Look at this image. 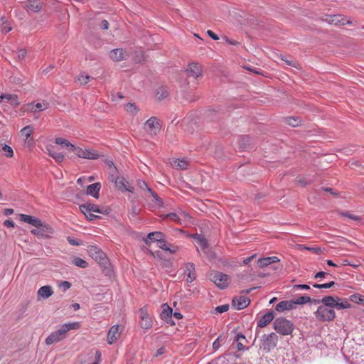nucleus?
<instances>
[{
  "mask_svg": "<svg viewBox=\"0 0 364 364\" xmlns=\"http://www.w3.org/2000/svg\"><path fill=\"white\" fill-rule=\"evenodd\" d=\"M274 328L278 333L287 336L291 334L294 330V325L285 318L279 317L274 320Z\"/></svg>",
  "mask_w": 364,
  "mask_h": 364,
  "instance_id": "f257e3e1",
  "label": "nucleus"
},
{
  "mask_svg": "<svg viewBox=\"0 0 364 364\" xmlns=\"http://www.w3.org/2000/svg\"><path fill=\"white\" fill-rule=\"evenodd\" d=\"M322 304L338 310L350 308L351 305L346 299L338 296H326L321 299Z\"/></svg>",
  "mask_w": 364,
  "mask_h": 364,
  "instance_id": "f03ea898",
  "label": "nucleus"
},
{
  "mask_svg": "<svg viewBox=\"0 0 364 364\" xmlns=\"http://www.w3.org/2000/svg\"><path fill=\"white\" fill-rule=\"evenodd\" d=\"M316 317L321 321H331L336 317V314L333 308L323 304L320 306L315 312Z\"/></svg>",
  "mask_w": 364,
  "mask_h": 364,
  "instance_id": "7ed1b4c3",
  "label": "nucleus"
},
{
  "mask_svg": "<svg viewBox=\"0 0 364 364\" xmlns=\"http://www.w3.org/2000/svg\"><path fill=\"white\" fill-rule=\"evenodd\" d=\"M89 255L99 263V264L106 268L109 262L107 257L104 252H102L97 246L90 245L87 248Z\"/></svg>",
  "mask_w": 364,
  "mask_h": 364,
  "instance_id": "20e7f679",
  "label": "nucleus"
},
{
  "mask_svg": "<svg viewBox=\"0 0 364 364\" xmlns=\"http://www.w3.org/2000/svg\"><path fill=\"white\" fill-rule=\"evenodd\" d=\"M144 129L151 136H156L161 131V122L157 117H151L144 123Z\"/></svg>",
  "mask_w": 364,
  "mask_h": 364,
  "instance_id": "39448f33",
  "label": "nucleus"
},
{
  "mask_svg": "<svg viewBox=\"0 0 364 364\" xmlns=\"http://www.w3.org/2000/svg\"><path fill=\"white\" fill-rule=\"evenodd\" d=\"M210 279L221 289L228 287L229 284V277L220 272H213L209 275Z\"/></svg>",
  "mask_w": 364,
  "mask_h": 364,
  "instance_id": "423d86ee",
  "label": "nucleus"
},
{
  "mask_svg": "<svg viewBox=\"0 0 364 364\" xmlns=\"http://www.w3.org/2000/svg\"><path fill=\"white\" fill-rule=\"evenodd\" d=\"M278 341V336L275 333L264 335L262 339V346L264 350L269 352L276 347Z\"/></svg>",
  "mask_w": 364,
  "mask_h": 364,
  "instance_id": "0eeeda50",
  "label": "nucleus"
},
{
  "mask_svg": "<svg viewBox=\"0 0 364 364\" xmlns=\"http://www.w3.org/2000/svg\"><path fill=\"white\" fill-rule=\"evenodd\" d=\"M73 151L75 152L78 157L82 159H97L100 157V155L97 153V151L92 149H82L80 147L75 146Z\"/></svg>",
  "mask_w": 364,
  "mask_h": 364,
  "instance_id": "6e6552de",
  "label": "nucleus"
},
{
  "mask_svg": "<svg viewBox=\"0 0 364 364\" xmlns=\"http://www.w3.org/2000/svg\"><path fill=\"white\" fill-rule=\"evenodd\" d=\"M80 324L79 322H74L70 323H65L60 326V328L55 332L60 338L61 340L66 337L67 333L70 330L79 329Z\"/></svg>",
  "mask_w": 364,
  "mask_h": 364,
  "instance_id": "1a4fd4ad",
  "label": "nucleus"
},
{
  "mask_svg": "<svg viewBox=\"0 0 364 364\" xmlns=\"http://www.w3.org/2000/svg\"><path fill=\"white\" fill-rule=\"evenodd\" d=\"M80 324L79 322H74L70 323H65L60 326V328L55 332L60 338L61 340L66 337L67 333L70 330L79 329Z\"/></svg>",
  "mask_w": 364,
  "mask_h": 364,
  "instance_id": "9d476101",
  "label": "nucleus"
},
{
  "mask_svg": "<svg viewBox=\"0 0 364 364\" xmlns=\"http://www.w3.org/2000/svg\"><path fill=\"white\" fill-rule=\"evenodd\" d=\"M140 325L144 329H149L152 326V321L148 314L147 308L144 306L139 309Z\"/></svg>",
  "mask_w": 364,
  "mask_h": 364,
  "instance_id": "9b49d317",
  "label": "nucleus"
},
{
  "mask_svg": "<svg viewBox=\"0 0 364 364\" xmlns=\"http://www.w3.org/2000/svg\"><path fill=\"white\" fill-rule=\"evenodd\" d=\"M250 303V299L245 296L234 297L232 301V305L237 310L246 308Z\"/></svg>",
  "mask_w": 364,
  "mask_h": 364,
  "instance_id": "f8f14e48",
  "label": "nucleus"
},
{
  "mask_svg": "<svg viewBox=\"0 0 364 364\" xmlns=\"http://www.w3.org/2000/svg\"><path fill=\"white\" fill-rule=\"evenodd\" d=\"M185 72L187 76L193 77L196 79L201 75L202 68L198 63H191L188 65Z\"/></svg>",
  "mask_w": 364,
  "mask_h": 364,
  "instance_id": "ddd939ff",
  "label": "nucleus"
},
{
  "mask_svg": "<svg viewBox=\"0 0 364 364\" xmlns=\"http://www.w3.org/2000/svg\"><path fill=\"white\" fill-rule=\"evenodd\" d=\"M109 58L114 62H119L126 60L128 58V54L122 48H116L110 51Z\"/></svg>",
  "mask_w": 364,
  "mask_h": 364,
  "instance_id": "4468645a",
  "label": "nucleus"
},
{
  "mask_svg": "<svg viewBox=\"0 0 364 364\" xmlns=\"http://www.w3.org/2000/svg\"><path fill=\"white\" fill-rule=\"evenodd\" d=\"M128 182L122 176H118L115 178V186L122 191L133 192V187L127 186Z\"/></svg>",
  "mask_w": 364,
  "mask_h": 364,
  "instance_id": "2eb2a0df",
  "label": "nucleus"
},
{
  "mask_svg": "<svg viewBox=\"0 0 364 364\" xmlns=\"http://www.w3.org/2000/svg\"><path fill=\"white\" fill-rule=\"evenodd\" d=\"M322 21L330 24L345 25V18L341 15H327L326 18H322Z\"/></svg>",
  "mask_w": 364,
  "mask_h": 364,
  "instance_id": "dca6fc26",
  "label": "nucleus"
},
{
  "mask_svg": "<svg viewBox=\"0 0 364 364\" xmlns=\"http://www.w3.org/2000/svg\"><path fill=\"white\" fill-rule=\"evenodd\" d=\"M120 336L119 331V326H113L111 327L107 333V342L109 344L114 343Z\"/></svg>",
  "mask_w": 364,
  "mask_h": 364,
  "instance_id": "f3484780",
  "label": "nucleus"
},
{
  "mask_svg": "<svg viewBox=\"0 0 364 364\" xmlns=\"http://www.w3.org/2000/svg\"><path fill=\"white\" fill-rule=\"evenodd\" d=\"M20 220L24 223H26L28 224H30L36 228L38 226H41V220L36 218L34 216L26 215V214H21L20 215Z\"/></svg>",
  "mask_w": 364,
  "mask_h": 364,
  "instance_id": "a211bd4d",
  "label": "nucleus"
},
{
  "mask_svg": "<svg viewBox=\"0 0 364 364\" xmlns=\"http://www.w3.org/2000/svg\"><path fill=\"white\" fill-rule=\"evenodd\" d=\"M25 8L28 11L39 12L42 9V3L39 0H28L25 4Z\"/></svg>",
  "mask_w": 364,
  "mask_h": 364,
  "instance_id": "6ab92c4d",
  "label": "nucleus"
},
{
  "mask_svg": "<svg viewBox=\"0 0 364 364\" xmlns=\"http://www.w3.org/2000/svg\"><path fill=\"white\" fill-rule=\"evenodd\" d=\"M274 318V314L273 311H269L266 314L263 315L257 323V327L263 328L267 326Z\"/></svg>",
  "mask_w": 364,
  "mask_h": 364,
  "instance_id": "aec40b11",
  "label": "nucleus"
},
{
  "mask_svg": "<svg viewBox=\"0 0 364 364\" xmlns=\"http://www.w3.org/2000/svg\"><path fill=\"white\" fill-rule=\"evenodd\" d=\"M187 276L186 281L191 283L196 279V270L193 263H187L184 273Z\"/></svg>",
  "mask_w": 364,
  "mask_h": 364,
  "instance_id": "412c9836",
  "label": "nucleus"
},
{
  "mask_svg": "<svg viewBox=\"0 0 364 364\" xmlns=\"http://www.w3.org/2000/svg\"><path fill=\"white\" fill-rule=\"evenodd\" d=\"M2 100H6L8 103H10L14 107H17L20 105L18 97L16 95L3 94L0 95V103Z\"/></svg>",
  "mask_w": 364,
  "mask_h": 364,
  "instance_id": "4be33fe9",
  "label": "nucleus"
},
{
  "mask_svg": "<svg viewBox=\"0 0 364 364\" xmlns=\"http://www.w3.org/2000/svg\"><path fill=\"white\" fill-rule=\"evenodd\" d=\"M279 261L280 259L277 257H264L257 260V264L260 268H264L272 263L278 262Z\"/></svg>",
  "mask_w": 364,
  "mask_h": 364,
  "instance_id": "5701e85b",
  "label": "nucleus"
},
{
  "mask_svg": "<svg viewBox=\"0 0 364 364\" xmlns=\"http://www.w3.org/2000/svg\"><path fill=\"white\" fill-rule=\"evenodd\" d=\"M293 309H294V307L292 300L282 301L277 304L275 306V310L279 312H283L284 311L291 310Z\"/></svg>",
  "mask_w": 364,
  "mask_h": 364,
  "instance_id": "b1692460",
  "label": "nucleus"
},
{
  "mask_svg": "<svg viewBox=\"0 0 364 364\" xmlns=\"http://www.w3.org/2000/svg\"><path fill=\"white\" fill-rule=\"evenodd\" d=\"M147 239L144 240L146 244H149V241L157 242L158 243L165 239V235L161 232H153L148 234Z\"/></svg>",
  "mask_w": 364,
  "mask_h": 364,
  "instance_id": "393cba45",
  "label": "nucleus"
},
{
  "mask_svg": "<svg viewBox=\"0 0 364 364\" xmlns=\"http://www.w3.org/2000/svg\"><path fill=\"white\" fill-rule=\"evenodd\" d=\"M101 188L100 183H95L87 186V194L92 196L95 198H99V191Z\"/></svg>",
  "mask_w": 364,
  "mask_h": 364,
  "instance_id": "a878e982",
  "label": "nucleus"
},
{
  "mask_svg": "<svg viewBox=\"0 0 364 364\" xmlns=\"http://www.w3.org/2000/svg\"><path fill=\"white\" fill-rule=\"evenodd\" d=\"M80 210L86 215L87 213H90L91 211L99 213L100 208L97 205L87 203L82 204L80 206Z\"/></svg>",
  "mask_w": 364,
  "mask_h": 364,
  "instance_id": "bb28decb",
  "label": "nucleus"
},
{
  "mask_svg": "<svg viewBox=\"0 0 364 364\" xmlns=\"http://www.w3.org/2000/svg\"><path fill=\"white\" fill-rule=\"evenodd\" d=\"M53 294L50 286H43L41 287L38 291V296L43 299H48Z\"/></svg>",
  "mask_w": 364,
  "mask_h": 364,
  "instance_id": "cd10ccee",
  "label": "nucleus"
},
{
  "mask_svg": "<svg viewBox=\"0 0 364 364\" xmlns=\"http://www.w3.org/2000/svg\"><path fill=\"white\" fill-rule=\"evenodd\" d=\"M162 313L161 314V318L163 320H168L169 319L171 321V316L173 314V309L167 304H164L162 305Z\"/></svg>",
  "mask_w": 364,
  "mask_h": 364,
  "instance_id": "c85d7f7f",
  "label": "nucleus"
},
{
  "mask_svg": "<svg viewBox=\"0 0 364 364\" xmlns=\"http://www.w3.org/2000/svg\"><path fill=\"white\" fill-rule=\"evenodd\" d=\"M41 234V237H48L50 234L53 232V228L48 225L41 221V226H38Z\"/></svg>",
  "mask_w": 364,
  "mask_h": 364,
  "instance_id": "c756f323",
  "label": "nucleus"
},
{
  "mask_svg": "<svg viewBox=\"0 0 364 364\" xmlns=\"http://www.w3.org/2000/svg\"><path fill=\"white\" fill-rule=\"evenodd\" d=\"M11 30L12 27L9 23L8 19L4 16L0 18V31L6 33Z\"/></svg>",
  "mask_w": 364,
  "mask_h": 364,
  "instance_id": "7c9ffc66",
  "label": "nucleus"
},
{
  "mask_svg": "<svg viewBox=\"0 0 364 364\" xmlns=\"http://www.w3.org/2000/svg\"><path fill=\"white\" fill-rule=\"evenodd\" d=\"M169 92L168 88L164 86H161L156 90V96L159 100H162L168 96Z\"/></svg>",
  "mask_w": 364,
  "mask_h": 364,
  "instance_id": "2f4dec72",
  "label": "nucleus"
},
{
  "mask_svg": "<svg viewBox=\"0 0 364 364\" xmlns=\"http://www.w3.org/2000/svg\"><path fill=\"white\" fill-rule=\"evenodd\" d=\"M284 122L287 124L296 127L301 124V120L298 117H287L284 118Z\"/></svg>",
  "mask_w": 364,
  "mask_h": 364,
  "instance_id": "473e14b6",
  "label": "nucleus"
},
{
  "mask_svg": "<svg viewBox=\"0 0 364 364\" xmlns=\"http://www.w3.org/2000/svg\"><path fill=\"white\" fill-rule=\"evenodd\" d=\"M148 56L142 50L137 51L135 53L134 60L136 63H142L147 61Z\"/></svg>",
  "mask_w": 364,
  "mask_h": 364,
  "instance_id": "72a5a7b5",
  "label": "nucleus"
},
{
  "mask_svg": "<svg viewBox=\"0 0 364 364\" xmlns=\"http://www.w3.org/2000/svg\"><path fill=\"white\" fill-rule=\"evenodd\" d=\"M62 341L60 338L58 336L57 333L53 332L50 336H48L46 339V345H51L55 343H58L59 341Z\"/></svg>",
  "mask_w": 364,
  "mask_h": 364,
  "instance_id": "f704fd0d",
  "label": "nucleus"
},
{
  "mask_svg": "<svg viewBox=\"0 0 364 364\" xmlns=\"http://www.w3.org/2000/svg\"><path fill=\"white\" fill-rule=\"evenodd\" d=\"M48 151L49 156L53 158L55 160V161L61 163L65 159V156L63 154L56 152L52 149H48Z\"/></svg>",
  "mask_w": 364,
  "mask_h": 364,
  "instance_id": "c9c22d12",
  "label": "nucleus"
},
{
  "mask_svg": "<svg viewBox=\"0 0 364 364\" xmlns=\"http://www.w3.org/2000/svg\"><path fill=\"white\" fill-rule=\"evenodd\" d=\"M55 142L57 144H60V145H63L65 146H66L67 148H68V149H70V151H73L74 148H75V146L71 144L70 142H69L67 139H63V138H56L55 139Z\"/></svg>",
  "mask_w": 364,
  "mask_h": 364,
  "instance_id": "e433bc0d",
  "label": "nucleus"
},
{
  "mask_svg": "<svg viewBox=\"0 0 364 364\" xmlns=\"http://www.w3.org/2000/svg\"><path fill=\"white\" fill-rule=\"evenodd\" d=\"M250 138L248 136H242L238 141L240 147L242 149H246L250 146Z\"/></svg>",
  "mask_w": 364,
  "mask_h": 364,
  "instance_id": "4c0bfd02",
  "label": "nucleus"
},
{
  "mask_svg": "<svg viewBox=\"0 0 364 364\" xmlns=\"http://www.w3.org/2000/svg\"><path fill=\"white\" fill-rule=\"evenodd\" d=\"M292 301L294 303V307L295 308L296 305L304 304L311 301V299L309 296H302L296 299L292 300Z\"/></svg>",
  "mask_w": 364,
  "mask_h": 364,
  "instance_id": "58836bf2",
  "label": "nucleus"
},
{
  "mask_svg": "<svg viewBox=\"0 0 364 364\" xmlns=\"http://www.w3.org/2000/svg\"><path fill=\"white\" fill-rule=\"evenodd\" d=\"M125 109L127 112H129V114H131L133 116L136 115L137 114V112H139V109L137 108L136 105L134 103H131V102L125 105Z\"/></svg>",
  "mask_w": 364,
  "mask_h": 364,
  "instance_id": "ea45409f",
  "label": "nucleus"
},
{
  "mask_svg": "<svg viewBox=\"0 0 364 364\" xmlns=\"http://www.w3.org/2000/svg\"><path fill=\"white\" fill-rule=\"evenodd\" d=\"M173 162L179 169L182 170L186 169L189 165L188 161L184 159L174 160Z\"/></svg>",
  "mask_w": 364,
  "mask_h": 364,
  "instance_id": "a19ab883",
  "label": "nucleus"
},
{
  "mask_svg": "<svg viewBox=\"0 0 364 364\" xmlns=\"http://www.w3.org/2000/svg\"><path fill=\"white\" fill-rule=\"evenodd\" d=\"M1 151L4 155L8 158H11L14 156V151L12 148L6 144L2 145Z\"/></svg>",
  "mask_w": 364,
  "mask_h": 364,
  "instance_id": "79ce46f5",
  "label": "nucleus"
},
{
  "mask_svg": "<svg viewBox=\"0 0 364 364\" xmlns=\"http://www.w3.org/2000/svg\"><path fill=\"white\" fill-rule=\"evenodd\" d=\"M73 263L81 268H86L88 266V263L80 257H75L73 260Z\"/></svg>",
  "mask_w": 364,
  "mask_h": 364,
  "instance_id": "37998d69",
  "label": "nucleus"
},
{
  "mask_svg": "<svg viewBox=\"0 0 364 364\" xmlns=\"http://www.w3.org/2000/svg\"><path fill=\"white\" fill-rule=\"evenodd\" d=\"M196 240H197L199 245L203 248L205 249L208 246V242L206 239L202 235H196L194 237Z\"/></svg>",
  "mask_w": 364,
  "mask_h": 364,
  "instance_id": "c03bdc74",
  "label": "nucleus"
},
{
  "mask_svg": "<svg viewBox=\"0 0 364 364\" xmlns=\"http://www.w3.org/2000/svg\"><path fill=\"white\" fill-rule=\"evenodd\" d=\"M91 78H92L91 76H90L88 75H85L84 73L80 74L77 77V81H79L80 85H86Z\"/></svg>",
  "mask_w": 364,
  "mask_h": 364,
  "instance_id": "a18cd8bd",
  "label": "nucleus"
},
{
  "mask_svg": "<svg viewBox=\"0 0 364 364\" xmlns=\"http://www.w3.org/2000/svg\"><path fill=\"white\" fill-rule=\"evenodd\" d=\"M163 219H169L176 223H180V218L176 213H171L166 215H163L161 216Z\"/></svg>",
  "mask_w": 364,
  "mask_h": 364,
  "instance_id": "49530a36",
  "label": "nucleus"
},
{
  "mask_svg": "<svg viewBox=\"0 0 364 364\" xmlns=\"http://www.w3.org/2000/svg\"><path fill=\"white\" fill-rule=\"evenodd\" d=\"M33 129L31 126H26L21 130V132L22 135L24 136L27 139L30 137L31 134L33 133Z\"/></svg>",
  "mask_w": 364,
  "mask_h": 364,
  "instance_id": "de8ad7c7",
  "label": "nucleus"
},
{
  "mask_svg": "<svg viewBox=\"0 0 364 364\" xmlns=\"http://www.w3.org/2000/svg\"><path fill=\"white\" fill-rule=\"evenodd\" d=\"M363 299H364V296L358 294H355L350 296V300L356 304H363Z\"/></svg>",
  "mask_w": 364,
  "mask_h": 364,
  "instance_id": "09e8293b",
  "label": "nucleus"
},
{
  "mask_svg": "<svg viewBox=\"0 0 364 364\" xmlns=\"http://www.w3.org/2000/svg\"><path fill=\"white\" fill-rule=\"evenodd\" d=\"M148 192L151 195V196L154 198V200L157 205L161 206L163 205V201L160 197L158 196V195L154 193L152 189L148 188Z\"/></svg>",
  "mask_w": 364,
  "mask_h": 364,
  "instance_id": "8fccbe9b",
  "label": "nucleus"
},
{
  "mask_svg": "<svg viewBox=\"0 0 364 364\" xmlns=\"http://www.w3.org/2000/svg\"><path fill=\"white\" fill-rule=\"evenodd\" d=\"M36 109L35 111H43L46 109L48 107V103L46 101H43L42 102H38L35 105Z\"/></svg>",
  "mask_w": 364,
  "mask_h": 364,
  "instance_id": "3c124183",
  "label": "nucleus"
},
{
  "mask_svg": "<svg viewBox=\"0 0 364 364\" xmlns=\"http://www.w3.org/2000/svg\"><path fill=\"white\" fill-rule=\"evenodd\" d=\"M339 214L343 217H347L351 220L359 221L360 220V217L354 215L349 212H340Z\"/></svg>",
  "mask_w": 364,
  "mask_h": 364,
  "instance_id": "603ef678",
  "label": "nucleus"
},
{
  "mask_svg": "<svg viewBox=\"0 0 364 364\" xmlns=\"http://www.w3.org/2000/svg\"><path fill=\"white\" fill-rule=\"evenodd\" d=\"M229 307L230 306L228 304H223V305L218 306L215 307L214 309V311L215 313L222 314V313H224V312H226L227 311H228Z\"/></svg>",
  "mask_w": 364,
  "mask_h": 364,
  "instance_id": "864d4df0",
  "label": "nucleus"
},
{
  "mask_svg": "<svg viewBox=\"0 0 364 364\" xmlns=\"http://www.w3.org/2000/svg\"><path fill=\"white\" fill-rule=\"evenodd\" d=\"M299 247L301 248V249H305V250H307L309 251H311L314 253H316V254H319L321 252V249L320 247H306V246H303V245H299Z\"/></svg>",
  "mask_w": 364,
  "mask_h": 364,
  "instance_id": "5fc2aeb1",
  "label": "nucleus"
},
{
  "mask_svg": "<svg viewBox=\"0 0 364 364\" xmlns=\"http://www.w3.org/2000/svg\"><path fill=\"white\" fill-rule=\"evenodd\" d=\"M169 244L165 241V239H163L158 243V247L164 250H168V247Z\"/></svg>",
  "mask_w": 364,
  "mask_h": 364,
  "instance_id": "6e6d98bb",
  "label": "nucleus"
},
{
  "mask_svg": "<svg viewBox=\"0 0 364 364\" xmlns=\"http://www.w3.org/2000/svg\"><path fill=\"white\" fill-rule=\"evenodd\" d=\"M35 105L36 104H34L33 102L28 103L26 105H25L23 107V108L25 109L26 111H30V112H36V111H35V109H36Z\"/></svg>",
  "mask_w": 364,
  "mask_h": 364,
  "instance_id": "4d7b16f0",
  "label": "nucleus"
},
{
  "mask_svg": "<svg viewBox=\"0 0 364 364\" xmlns=\"http://www.w3.org/2000/svg\"><path fill=\"white\" fill-rule=\"evenodd\" d=\"M137 185L142 190H146L148 191V188H149L147 183L141 180L138 181Z\"/></svg>",
  "mask_w": 364,
  "mask_h": 364,
  "instance_id": "13d9d810",
  "label": "nucleus"
},
{
  "mask_svg": "<svg viewBox=\"0 0 364 364\" xmlns=\"http://www.w3.org/2000/svg\"><path fill=\"white\" fill-rule=\"evenodd\" d=\"M105 163L110 168V171H113L116 173L118 172L117 171V168L115 167V166L114 165V163L112 161H110V160H106L105 161Z\"/></svg>",
  "mask_w": 364,
  "mask_h": 364,
  "instance_id": "bf43d9fd",
  "label": "nucleus"
},
{
  "mask_svg": "<svg viewBox=\"0 0 364 364\" xmlns=\"http://www.w3.org/2000/svg\"><path fill=\"white\" fill-rule=\"evenodd\" d=\"M68 241L72 245L79 246V245H82V242L80 240L73 239L70 237H68Z\"/></svg>",
  "mask_w": 364,
  "mask_h": 364,
  "instance_id": "052dcab7",
  "label": "nucleus"
},
{
  "mask_svg": "<svg viewBox=\"0 0 364 364\" xmlns=\"http://www.w3.org/2000/svg\"><path fill=\"white\" fill-rule=\"evenodd\" d=\"M60 287H63L65 290H67L70 288L71 284L69 282L63 281L60 283Z\"/></svg>",
  "mask_w": 364,
  "mask_h": 364,
  "instance_id": "680f3d73",
  "label": "nucleus"
},
{
  "mask_svg": "<svg viewBox=\"0 0 364 364\" xmlns=\"http://www.w3.org/2000/svg\"><path fill=\"white\" fill-rule=\"evenodd\" d=\"M178 250V247L175 245H170L168 247V250L170 253L173 254L176 252Z\"/></svg>",
  "mask_w": 364,
  "mask_h": 364,
  "instance_id": "e2e57ef3",
  "label": "nucleus"
},
{
  "mask_svg": "<svg viewBox=\"0 0 364 364\" xmlns=\"http://www.w3.org/2000/svg\"><path fill=\"white\" fill-rule=\"evenodd\" d=\"M334 285H335V282L333 281H332L328 283L322 284L321 288V289L331 288Z\"/></svg>",
  "mask_w": 364,
  "mask_h": 364,
  "instance_id": "0e129e2a",
  "label": "nucleus"
},
{
  "mask_svg": "<svg viewBox=\"0 0 364 364\" xmlns=\"http://www.w3.org/2000/svg\"><path fill=\"white\" fill-rule=\"evenodd\" d=\"M100 27L102 29H108L109 28V23L107 20H102L100 23Z\"/></svg>",
  "mask_w": 364,
  "mask_h": 364,
  "instance_id": "69168bd1",
  "label": "nucleus"
},
{
  "mask_svg": "<svg viewBox=\"0 0 364 364\" xmlns=\"http://www.w3.org/2000/svg\"><path fill=\"white\" fill-rule=\"evenodd\" d=\"M4 225L8 228H14V223L11 220H6L4 223Z\"/></svg>",
  "mask_w": 364,
  "mask_h": 364,
  "instance_id": "338daca9",
  "label": "nucleus"
},
{
  "mask_svg": "<svg viewBox=\"0 0 364 364\" xmlns=\"http://www.w3.org/2000/svg\"><path fill=\"white\" fill-rule=\"evenodd\" d=\"M207 33L213 40H218V36L214 32H213L212 31L208 30L207 31Z\"/></svg>",
  "mask_w": 364,
  "mask_h": 364,
  "instance_id": "774afa93",
  "label": "nucleus"
}]
</instances>
